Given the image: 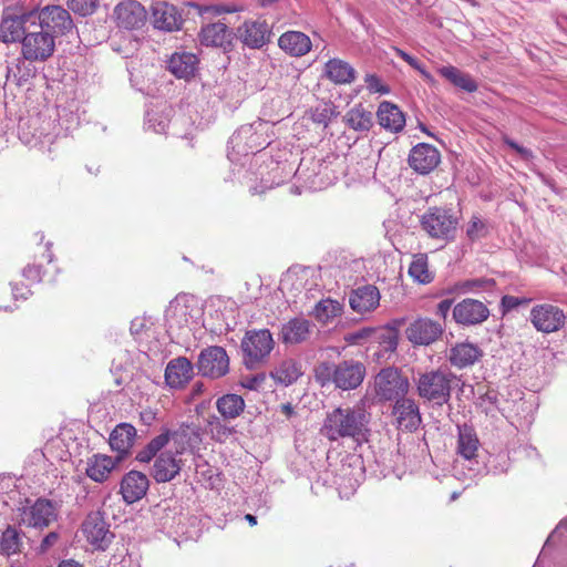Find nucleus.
<instances>
[{
    "label": "nucleus",
    "instance_id": "f704fd0d",
    "mask_svg": "<svg viewBox=\"0 0 567 567\" xmlns=\"http://www.w3.org/2000/svg\"><path fill=\"white\" fill-rule=\"evenodd\" d=\"M198 59L189 52H175L167 61V69L178 79H189L197 70Z\"/></svg>",
    "mask_w": 567,
    "mask_h": 567
},
{
    "label": "nucleus",
    "instance_id": "7ed1b4c3",
    "mask_svg": "<svg viewBox=\"0 0 567 567\" xmlns=\"http://www.w3.org/2000/svg\"><path fill=\"white\" fill-rule=\"evenodd\" d=\"M275 341L268 329L248 330L240 343L243 362L249 370L264 365L274 350Z\"/></svg>",
    "mask_w": 567,
    "mask_h": 567
},
{
    "label": "nucleus",
    "instance_id": "3c124183",
    "mask_svg": "<svg viewBox=\"0 0 567 567\" xmlns=\"http://www.w3.org/2000/svg\"><path fill=\"white\" fill-rule=\"evenodd\" d=\"M309 275L308 270L289 271L281 280L282 290H300Z\"/></svg>",
    "mask_w": 567,
    "mask_h": 567
},
{
    "label": "nucleus",
    "instance_id": "ea45409f",
    "mask_svg": "<svg viewBox=\"0 0 567 567\" xmlns=\"http://www.w3.org/2000/svg\"><path fill=\"white\" fill-rule=\"evenodd\" d=\"M437 73L451 84L467 93H473L477 90L475 80L453 65H442L437 68Z\"/></svg>",
    "mask_w": 567,
    "mask_h": 567
},
{
    "label": "nucleus",
    "instance_id": "72a5a7b5",
    "mask_svg": "<svg viewBox=\"0 0 567 567\" xmlns=\"http://www.w3.org/2000/svg\"><path fill=\"white\" fill-rule=\"evenodd\" d=\"M118 461L105 454H94L86 461L85 473L96 483L105 482Z\"/></svg>",
    "mask_w": 567,
    "mask_h": 567
},
{
    "label": "nucleus",
    "instance_id": "f03ea898",
    "mask_svg": "<svg viewBox=\"0 0 567 567\" xmlns=\"http://www.w3.org/2000/svg\"><path fill=\"white\" fill-rule=\"evenodd\" d=\"M460 382L456 374L447 369H436L419 374L416 390L420 398L442 406L451 399L454 386Z\"/></svg>",
    "mask_w": 567,
    "mask_h": 567
},
{
    "label": "nucleus",
    "instance_id": "f8f14e48",
    "mask_svg": "<svg viewBox=\"0 0 567 567\" xmlns=\"http://www.w3.org/2000/svg\"><path fill=\"white\" fill-rule=\"evenodd\" d=\"M409 386L408 379L394 368L382 369L375 377V392L385 401L405 398Z\"/></svg>",
    "mask_w": 567,
    "mask_h": 567
},
{
    "label": "nucleus",
    "instance_id": "6e6d98bb",
    "mask_svg": "<svg viewBox=\"0 0 567 567\" xmlns=\"http://www.w3.org/2000/svg\"><path fill=\"white\" fill-rule=\"evenodd\" d=\"M494 285V280L492 279H467L460 284V289L467 292H476L480 289L489 288Z\"/></svg>",
    "mask_w": 567,
    "mask_h": 567
},
{
    "label": "nucleus",
    "instance_id": "473e14b6",
    "mask_svg": "<svg viewBox=\"0 0 567 567\" xmlns=\"http://www.w3.org/2000/svg\"><path fill=\"white\" fill-rule=\"evenodd\" d=\"M377 117L383 128L394 133L402 131L405 126L403 112L395 104L388 101L380 103Z\"/></svg>",
    "mask_w": 567,
    "mask_h": 567
},
{
    "label": "nucleus",
    "instance_id": "4be33fe9",
    "mask_svg": "<svg viewBox=\"0 0 567 567\" xmlns=\"http://www.w3.org/2000/svg\"><path fill=\"white\" fill-rule=\"evenodd\" d=\"M179 455L176 452L166 451L156 457L152 475L157 483L171 482L179 474L183 466Z\"/></svg>",
    "mask_w": 567,
    "mask_h": 567
},
{
    "label": "nucleus",
    "instance_id": "6ab92c4d",
    "mask_svg": "<svg viewBox=\"0 0 567 567\" xmlns=\"http://www.w3.org/2000/svg\"><path fill=\"white\" fill-rule=\"evenodd\" d=\"M441 162L439 150L426 143L415 145L409 155L410 167L419 174L431 173Z\"/></svg>",
    "mask_w": 567,
    "mask_h": 567
},
{
    "label": "nucleus",
    "instance_id": "412c9836",
    "mask_svg": "<svg viewBox=\"0 0 567 567\" xmlns=\"http://www.w3.org/2000/svg\"><path fill=\"white\" fill-rule=\"evenodd\" d=\"M269 28L264 20L245 21L237 29V37L248 48L260 49L267 41L269 35Z\"/></svg>",
    "mask_w": 567,
    "mask_h": 567
},
{
    "label": "nucleus",
    "instance_id": "5701e85b",
    "mask_svg": "<svg viewBox=\"0 0 567 567\" xmlns=\"http://www.w3.org/2000/svg\"><path fill=\"white\" fill-rule=\"evenodd\" d=\"M380 291L373 285H364L352 290L349 303L353 311L367 313L375 310L380 305Z\"/></svg>",
    "mask_w": 567,
    "mask_h": 567
},
{
    "label": "nucleus",
    "instance_id": "c85d7f7f",
    "mask_svg": "<svg viewBox=\"0 0 567 567\" xmlns=\"http://www.w3.org/2000/svg\"><path fill=\"white\" fill-rule=\"evenodd\" d=\"M323 75L334 84H350L355 80L357 71L347 61L333 58L326 62Z\"/></svg>",
    "mask_w": 567,
    "mask_h": 567
},
{
    "label": "nucleus",
    "instance_id": "4468645a",
    "mask_svg": "<svg viewBox=\"0 0 567 567\" xmlns=\"http://www.w3.org/2000/svg\"><path fill=\"white\" fill-rule=\"evenodd\" d=\"M452 317L460 326H477L488 319L489 309L480 300L466 298L453 307Z\"/></svg>",
    "mask_w": 567,
    "mask_h": 567
},
{
    "label": "nucleus",
    "instance_id": "9b49d317",
    "mask_svg": "<svg viewBox=\"0 0 567 567\" xmlns=\"http://www.w3.org/2000/svg\"><path fill=\"white\" fill-rule=\"evenodd\" d=\"M567 316L553 303H538L530 309L529 320L533 327L543 333H553L564 328Z\"/></svg>",
    "mask_w": 567,
    "mask_h": 567
},
{
    "label": "nucleus",
    "instance_id": "79ce46f5",
    "mask_svg": "<svg viewBox=\"0 0 567 567\" xmlns=\"http://www.w3.org/2000/svg\"><path fill=\"white\" fill-rule=\"evenodd\" d=\"M244 399L234 393L224 394L216 401V409L224 420H234L238 417L245 410Z\"/></svg>",
    "mask_w": 567,
    "mask_h": 567
},
{
    "label": "nucleus",
    "instance_id": "58836bf2",
    "mask_svg": "<svg viewBox=\"0 0 567 567\" xmlns=\"http://www.w3.org/2000/svg\"><path fill=\"white\" fill-rule=\"evenodd\" d=\"M437 73L451 84L467 93H473L477 90L475 80L453 65H442L437 68Z\"/></svg>",
    "mask_w": 567,
    "mask_h": 567
},
{
    "label": "nucleus",
    "instance_id": "f257e3e1",
    "mask_svg": "<svg viewBox=\"0 0 567 567\" xmlns=\"http://www.w3.org/2000/svg\"><path fill=\"white\" fill-rule=\"evenodd\" d=\"M370 419L363 403L337 408L327 414L321 433L330 441L351 439L360 442L369 433Z\"/></svg>",
    "mask_w": 567,
    "mask_h": 567
},
{
    "label": "nucleus",
    "instance_id": "49530a36",
    "mask_svg": "<svg viewBox=\"0 0 567 567\" xmlns=\"http://www.w3.org/2000/svg\"><path fill=\"white\" fill-rule=\"evenodd\" d=\"M171 439V431L164 430L159 435L152 439L148 444L137 453L136 460L142 463H148L163 447L167 445Z\"/></svg>",
    "mask_w": 567,
    "mask_h": 567
},
{
    "label": "nucleus",
    "instance_id": "0e129e2a",
    "mask_svg": "<svg viewBox=\"0 0 567 567\" xmlns=\"http://www.w3.org/2000/svg\"><path fill=\"white\" fill-rule=\"evenodd\" d=\"M22 276L30 282H38L42 278L41 268L35 265H29L22 270Z\"/></svg>",
    "mask_w": 567,
    "mask_h": 567
},
{
    "label": "nucleus",
    "instance_id": "393cba45",
    "mask_svg": "<svg viewBox=\"0 0 567 567\" xmlns=\"http://www.w3.org/2000/svg\"><path fill=\"white\" fill-rule=\"evenodd\" d=\"M483 357V351L474 343L458 342L447 353L451 365L465 369L474 365Z\"/></svg>",
    "mask_w": 567,
    "mask_h": 567
},
{
    "label": "nucleus",
    "instance_id": "052dcab7",
    "mask_svg": "<svg viewBox=\"0 0 567 567\" xmlns=\"http://www.w3.org/2000/svg\"><path fill=\"white\" fill-rule=\"evenodd\" d=\"M364 82L370 92L386 94L390 92L389 87L383 85L380 78L375 74H367Z\"/></svg>",
    "mask_w": 567,
    "mask_h": 567
},
{
    "label": "nucleus",
    "instance_id": "0eeeda50",
    "mask_svg": "<svg viewBox=\"0 0 567 567\" xmlns=\"http://www.w3.org/2000/svg\"><path fill=\"white\" fill-rule=\"evenodd\" d=\"M55 50L53 33L30 29L21 42V54L27 61H45Z\"/></svg>",
    "mask_w": 567,
    "mask_h": 567
},
{
    "label": "nucleus",
    "instance_id": "4d7b16f0",
    "mask_svg": "<svg viewBox=\"0 0 567 567\" xmlns=\"http://www.w3.org/2000/svg\"><path fill=\"white\" fill-rule=\"evenodd\" d=\"M509 467V458L506 454H498L488 461V471L493 474H502L507 472Z\"/></svg>",
    "mask_w": 567,
    "mask_h": 567
},
{
    "label": "nucleus",
    "instance_id": "09e8293b",
    "mask_svg": "<svg viewBox=\"0 0 567 567\" xmlns=\"http://www.w3.org/2000/svg\"><path fill=\"white\" fill-rule=\"evenodd\" d=\"M166 110L165 107L163 111H147L145 122L146 130L159 134L165 133L169 124V111L165 112Z\"/></svg>",
    "mask_w": 567,
    "mask_h": 567
},
{
    "label": "nucleus",
    "instance_id": "e2e57ef3",
    "mask_svg": "<svg viewBox=\"0 0 567 567\" xmlns=\"http://www.w3.org/2000/svg\"><path fill=\"white\" fill-rule=\"evenodd\" d=\"M17 70L19 74L16 73L13 69H9L8 79L12 78L16 84L22 85L30 79L31 70L29 68H24V70L22 71L20 65H17Z\"/></svg>",
    "mask_w": 567,
    "mask_h": 567
},
{
    "label": "nucleus",
    "instance_id": "a19ab883",
    "mask_svg": "<svg viewBox=\"0 0 567 567\" xmlns=\"http://www.w3.org/2000/svg\"><path fill=\"white\" fill-rule=\"evenodd\" d=\"M344 123L357 132H368L373 125V114L362 104L351 107L344 115Z\"/></svg>",
    "mask_w": 567,
    "mask_h": 567
},
{
    "label": "nucleus",
    "instance_id": "cd10ccee",
    "mask_svg": "<svg viewBox=\"0 0 567 567\" xmlns=\"http://www.w3.org/2000/svg\"><path fill=\"white\" fill-rule=\"evenodd\" d=\"M278 45L291 56H303L310 52L312 43L310 38L300 31H287L278 39Z\"/></svg>",
    "mask_w": 567,
    "mask_h": 567
},
{
    "label": "nucleus",
    "instance_id": "ddd939ff",
    "mask_svg": "<svg viewBox=\"0 0 567 567\" xmlns=\"http://www.w3.org/2000/svg\"><path fill=\"white\" fill-rule=\"evenodd\" d=\"M198 372L203 377L219 379L229 371V358L226 350L219 346L203 349L197 360Z\"/></svg>",
    "mask_w": 567,
    "mask_h": 567
},
{
    "label": "nucleus",
    "instance_id": "bf43d9fd",
    "mask_svg": "<svg viewBox=\"0 0 567 567\" xmlns=\"http://www.w3.org/2000/svg\"><path fill=\"white\" fill-rule=\"evenodd\" d=\"M311 120L317 124L328 125L331 116V109L327 105H320L311 110Z\"/></svg>",
    "mask_w": 567,
    "mask_h": 567
},
{
    "label": "nucleus",
    "instance_id": "423d86ee",
    "mask_svg": "<svg viewBox=\"0 0 567 567\" xmlns=\"http://www.w3.org/2000/svg\"><path fill=\"white\" fill-rule=\"evenodd\" d=\"M58 518V504L51 499L40 497L33 503L25 502V505L18 509V524L20 526L43 529Z\"/></svg>",
    "mask_w": 567,
    "mask_h": 567
},
{
    "label": "nucleus",
    "instance_id": "c9c22d12",
    "mask_svg": "<svg viewBox=\"0 0 567 567\" xmlns=\"http://www.w3.org/2000/svg\"><path fill=\"white\" fill-rule=\"evenodd\" d=\"M135 436L136 430L128 423H121L111 432L109 440L110 446L113 451L121 454L117 461L128 453L130 449L134 444Z\"/></svg>",
    "mask_w": 567,
    "mask_h": 567
},
{
    "label": "nucleus",
    "instance_id": "4c0bfd02",
    "mask_svg": "<svg viewBox=\"0 0 567 567\" xmlns=\"http://www.w3.org/2000/svg\"><path fill=\"white\" fill-rule=\"evenodd\" d=\"M172 440L176 445V454H183L186 446L194 449L200 441V430L195 424H182L176 431L171 432Z\"/></svg>",
    "mask_w": 567,
    "mask_h": 567
},
{
    "label": "nucleus",
    "instance_id": "a878e982",
    "mask_svg": "<svg viewBox=\"0 0 567 567\" xmlns=\"http://www.w3.org/2000/svg\"><path fill=\"white\" fill-rule=\"evenodd\" d=\"M311 333V323L305 318H292L282 324L279 340L286 346L307 341Z\"/></svg>",
    "mask_w": 567,
    "mask_h": 567
},
{
    "label": "nucleus",
    "instance_id": "6e6552de",
    "mask_svg": "<svg viewBox=\"0 0 567 567\" xmlns=\"http://www.w3.org/2000/svg\"><path fill=\"white\" fill-rule=\"evenodd\" d=\"M34 23L53 37L69 33L74 24L68 10L61 6H47L41 10H33Z\"/></svg>",
    "mask_w": 567,
    "mask_h": 567
},
{
    "label": "nucleus",
    "instance_id": "864d4df0",
    "mask_svg": "<svg viewBox=\"0 0 567 567\" xmlns=\"http://www.w3.org/2000/svg\"><path fill=\"white\" fill-rule=\"evenodd\" d=\"M99 0H68V7L74 13L82 17L91 16L95 12Z\"/></svg>",
    "mask_w": 567,
    "mask_h": 567
},
{
    "label": "nucleus",
    "instance_id": "c03bdc74",
    "mask_svg": "<svg viewBox=\"0 0 567 567\" xmlns=\"http://www.w3.org/2000/svg\"><path fill=\"white\" fill-rule=\"evenodd\" d=\"M343 310L342 303L333 299H322L317 302L312 315L321 323H328L334 318L340 317Z\"/></svg>",
    "mask_w": 567,
    "mask_h": 567
},
{
    "label": "nucleus",
    "instance_id": "20e7f679",
    "mask_svg": "<svg viewBox=\"0 0 567 567\" xmlns=\"http://www.w3.org/2000/svg\"><path fill=\"white\" fill-rule=\"evenodd\" d=\"M198 315L199 308L194 296L187 293L176 296L165 310L168 332L179 337Z\"/></svg>",
    "mask_w": 567,
    "mask_h": 567
},
{
    "label": "nucleus",
    "instance_id": "37998d69",
    "mask_svg": "<svg viewBox=\"0 0 567 567\" xmlns=\"http://www.w3.org/2000/svg\"><path fill=\"white\" fill-rule=\"evenodd\" d=\"M373 340L379 343L380 348L373 355L377 357V359L384 358L396 350L399 342L398 331L394 328L375 331Z\"/></svg>",
    "mask_w": 567,
    "mask_h": 567
},
{
    "label": "nucleus",
    "instance_id": "39448f33",
    "mask_svg": "<svg viewBox=\"0 0 567 567\" xmlns=\"http://www.w3.org/2000/svg\"><path fill=\"white\" fill-rule=\"evenodd\" d=\"M420 225L431 238L449 241L455 238L458 218L449 209L432 207L421 216Z\"/></svg>",
    "mask_w": 567,
    "mask_h": 567
},
{
    "label": "nucleus",
    "instance_id": "69168bd1",
    "mask_svg": "<svg viewBox=\"0 0 567 567\" xmlns=\"http://www.w3.org/2000/svg\"><path fill=\"white\" fill-rule=\"evenodd\" d=\"M504 142L506 145H508L511 148H513L514 151H516L520 157L525 161H529L533 158V152L526 147H523L520 145H518L515 141L508 138V137H505L504 138Z\"/></svg>",
    "mask_w": 567,
    "mask_h": 567
},
{
    "label": "nucleus",
    "instance_id": "680f3d73",
    "mask_svg": "<svg viewBox=\"0 0 567 567\" xmlns=\"http://www.w3.org/2000/svg\"><path fill=\"white\" fill-rule=\"evenodd\" d=\"M375 330L370 328H363L358 331L351 332L346 337V340L352 344H360L362 340L370 337L373 338Z\"/></svg>",
    "mask_w": 567,
    "mask_h": 567
},
{
    "label": "nucleus",
    "instance_id": "7c9ffc66",
    "mask_svg": "<svg viewBox=\"0 0 567 567\" xmlns=\"http://www.w3.org/2000/svg\"><path fill=\"white\" fill-rule=\"evenodd\" d=\"M200 43L206 47H218L227 50L231 45V32L225 23L216 22L202 28Z\"/></svg>",
    "mask_w": 567,
    "mask_h": 567
},
{
    "label": "nucleus",
    "instance_id": "2f4dec72",
    "mask_svg": "<svg viewBox=\"0 0 567 567\" xmlns=\"http://www.w3.org/2000/svg\"><path fill=\"white\" fill-rule=\"evenodd\" d=\"M264 125L265 123L257 122L241 126L229 138V145L238 154L254 152L260 146L255 143V134Z\"/></svg>",
    "mask_w": 567,
    "mask_h": 567
},
{
    "label": "nucleus",
    "instance_id": "e433bc0d",
    "mask_svg": "<svg viewBox=\"0 0 567 567\" xmlns=\"http://www.w3.org/2000/svg\"><path fill=\"white\" fill-rule=\"evenodd\" d=\"M301 374V365L291 358L278 362L269 373L276 384L284 386L295 383Z\"/></svg>",
    "mask_w": 567,
    "mask_h": 567
},
{
    "label": "nucleus",
    "instance_id": "a211bd4d",
    "mask_svg": "<svg viewBox=\"0 0 567 567\" xmlns=\"http://www.w3.org/2000/svg\"><path fill=\"white\" fill-rule=\"evenodd\" d=\"M392 415L398 429L402 431H416L422 422L419 405L413 399H398L392 409Z\"/></svg>",
    "mask_w": 567,
    "mask_h": 567
},
{
    "label": "nucleus",
    "instance_id": "774afa93",
    "mask_svg": "<svg viewBox=\"0 0 567 567\" xmlns=\"http://www.w3.org/2000/svg\"><path fill=\"white\" fill-rule=\"evenodd\" d=\"M266 380L265 373H258L245 380L244 386L250 390H257Z\"/></svg>",
    "mask_w": 567,
    "mask_h": 567
},
{
    "label": "nucleus",
    "instance_id": "338daca9",
    "mask_svg": "<svg viewBox=\"0 0 567 567\" xmlns=\"http://www.w3.org/2000/svg\"><path fill=\"white\" fill-rule=\"evenodd\" d=\"M59 539V534L55 532L49 533L42 540L39 547L40 553H47L51 547H53Z\"/></svg>",
    "mask_w": 567,
    "mask_h": 567
},
{
    "label": "nucleus",
    "instance_id": "603ef678",
    "mask_svg": "<svg viewBox=\"0 0 567 567\" xmlns=\"http://www.w3.org/2000/svg\"><path fill=\"white\" fill-rule=\"evenodd\" d=\"M396 54L398 56H400L402 60H404L409 65H411L413 69H415L416 71L420 72V74L422 75V78L430 84V85H434L436 83L435 79L433 78V75L427 72L425 70V68L423 66V64L417 60L415 59L414 56L410 55L409 53H406L405 51L401 50V49H396Z\"/></svg>",
    "mask_w": 567,
    "mask_h": 567
},
{
    "label": "nucleus",
    "instance_id": "de8ad7c7",
    "mask_svg": "<svg viewBox=\"0 0 567 567\" xmlns=\"http://www.w3.org/2000/svg\"><path fill=\"white\" fill-rule=\"evenodd\" d=\"M22 538L20 532L14 526H8L0 538V549L6 556H11L21 551Z\"/></svg>",
    "mask_w": 567,
    "mask_h": 567
},
{
    "label": "nucleus",
    "instance_id": "dca6fc26",
    "mask_svg": "<svg viewBox=\"0 0 567 567\" xmlns=\"http://www.w3.org/2000/svg\"><path fill=\"white\" fill-rule=\"evenodd\" d=\"M82 527L86 540L96 549L105 550L112 543L113 534L100 512L90 513Z\"/></svg>",
    "mask_w": 567,
    "mask_h": 567
},
{
    "label": "nucleus",
    "instance_id": "f3484780",
    "mask_svg": "<svg viewBox=\"0 0 567 567\" xmlns=\"http://www.w3.org/2000/svg\"><path fill=\"white\" fill-rule=\"evenodd\" d=\"M113 17L118 28L134 30L144 25L146 10L136 0H124L115 6Z\"/></svg>",
    "mask_w": 567,
    "mask_h": 567
},
{
    "label": "nucleus",
    "instance_id": "a18cd8bd",
    "mask_svg": "<svg viewBox=\"0 0 567 567\" xmlns=\"http://www.w3.org/2000/svg\"><path fill=\"white\" fill-rule=\"evenodd\" d=\"M409 275L414 281L425 285L433 280V275L429 270L427 256L425 254H416L413 256L409 267Z\"/></svg>",
    "mask_w": 567,
    "mask_h": 567
},
{
    "label": "nucleus",
    "instance_id": "13d9d810",
    "mask_svg": "<svg viewBox=\"0 0 567 567\" xmlns=\"http://www.w3.org/2000/svg\"><path fill=\"white\" fill-rule=\"evenodd\" d=\"M209 425L212 426L213 437H215L218 441L227 439L233 432L230 427L221 423L219 419L216 416L212 417V421H209Z\"/></svg>",
    "mask_w": 567,
    "mask_h": 567
},
{
    "label": "nucleus",
    "instance_id": "8fccbe9b",
    "mask_svg": "<svg viewBox=\"0 0 567 567\" xmlns=\"http://www.w3.org/2000/svg\"><path fill=\"white\" fill-rule=\"evenodd\" d=\"M19 137L23 144L30 147H34L38 145L44 147L47 145L52 144L54 141V136L49 133H44V128H42V131L39 134L34 133L30 135L28 132L24 131L23 126H20Z\"/></svg>",
    "mask_w": 567,
    "mask_h": 567
},
{
    "label": "nucleus",
    "instance_id": "2eb2a0df",
    "mask_svg": "<svg viewBox=\"0 0 567 567\" xmlns=\"http://www.w3.org/2000/svg\"><path fill=\"white\" fill-rule=\"evenodd\" d=\"M444 332L440 322L430 318H417L405 329V337L413 346H430L437 341Z\"/></svg>",
    "mask_w": 567,
    "mask_h": 567
},
{
    "label": "nucleus",
    "instance_id": "bb28decb",
    "mask_svg": "<svg viewBox=\"0 0 567 567\" xmlns=\"http://www.w3.org/2000/svg\"><path fill=\"white\" fill-rule=\"evenodd\" d=\"M193 377V364L185 357H178L168 362L165 369V381L169 388H183Z\"/></svg>",
    "mask_w": 567,
    "mask_h": 567
},
{
    "label": "nucleus",
    "instance_id": "1a4fd4ad",
    "mask_svg": "<svg viewBox=\"0 0 567 567\" xmlns=\"http://www.w3.org/2000/svg\"><path fill=\"white\" fill-rule=\"evenodd\" d=\"M30 29H38L33 10L20 13L7 10L0 23V39L4 43H21Z\"/></svg>",
    "mask_w": 567,
    "mask_h": 567
},
{
    "label": "nucleus",
    "instance_id": "9d476101",
    "mask_svg": "<svg viewBox=\"0 0 567 567\" xmlns=\"http://www.w3.org/2000/svg\"><path fill=\"white\" fill-rule=\"evenodd\" d=\"M323 369L331 377L334 385L342 390L357 389L365 375V367L362 362L355 360H344L338 364H324Z\"/></svg>",
    "mask_w": 567,
    "mask_h": 567
},
{
    "label": "nucleus",
    "instance_id": "b1692460",
    "mask_svg": "<svg viewBox=\"0 0 567 567\" xmlns=\"http://www.w3.org/2000/svg\"><path fill=\"white\" fill-rule=\"evenodd\" d=\"M148 478L138 471H131L124 475L121 482V493L127 504H133L143 498L148 489Z\"/></svg>",
    "mask_w": 567,
    "mask_h": 567
},
{
    "label": "nucleus",
    "instance_id": "c756f323",
    "mask_svg": "<svg viewBox=\"0 0 567 567\" xmlns=\"http://www.w3.org/2000/svg\"><path fill=\"white\" fill-rule=\"evenodd\" d=\"M480 445L476 431L471 425H457L456 452L458 456L472 462L477 456Z\"/></svg>",
    "mask_w": 567,
    "mask_h": 567
},
{
    "label": "nucleus",
    "instance_id": "5fc2aeb1",
    "mask_svg": "<svg viewBox=\"0 0 567 567\" xmlns=\"http://www.w3.org/2000/svg\"><path fill=\"white\" fill-rule=\"evenodd\" d=\"M487 233L486 225L476 216L472 217L466 228V235L471 240H477Z\"/></svg>",
    "mask_w": 567,
    "mask_h": 567
},
{
    "label": "nucleus",
    "instance_id": "aec40b11",
    "mask_svg": "<svg viewBox=\"0 0 567 567\" xmlns=\"http://www.w3.org/2000/svg\"><path fill=\"white\" fill-rule=\"evenodd\" d=\"M152 20L154 28L167 32L179 30L183 24L177 8L165 1H157L152 6Z\"/></svg>",
    "mask_w": 567,
    "mask_h": 567
}]
</instances>
